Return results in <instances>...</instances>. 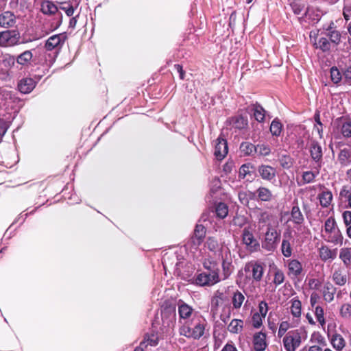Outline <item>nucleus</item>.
I'll use <instances>...</instances> for the list:
<instances>
[{
  "mask_svg": "<svg viewBox=\"0 0 351 351\" xmlns=\"http://www.w3.org/2000/svg\"><path fill=\"white\" fill-rule=\"evenodd\" d=\"M206 320L202 317L193 319L191 325L189 324H184L180 328L179 332L180 335L193 339H200L204 334Z\"/></svg>",
  "mask_w": 351,
  "mask_h": 351,
  "instance_id": "1",
  "label": "nucleus"
},
{
  "mask_svg": "<svg viewBox=\"0 0 351 351\" xmlns=\"http://www.w3.org/2000/svg\"><path fill=\"white\" fill-rule=\"evenodd\" d=\"M323 237L328 242L334 243H341L342 236L334 218L329 217L326 220Z\"/></svg>",
  "mask_w": 351,
  "mask_h": 351,
  "instance_id": "2",
  "label": "nucleus"
},
{
  "mask_svg": "<svg viewBox=\"0 0 351 351\" xmlns=\"http://www.w3.org/2000/svg\"><path fill=\"white\" fill-rule=\"evenodd\" d=\"M280 235L271 225H268L264 239L261 243L262 247L267 252H274L277 247Z\"/></svg>",
  "mask_w": 351,
  "mask_h": 351,
  "instance_id": "3",
  "label": "nucleus"
},
{
  "mask_svg": "<svg viewBox=\"0 0 351 351\" xmlns=\"http://www.w3.org/2000/svg\"><path fill=\"white\" fill-rule=\"evenodd\" d=\"M301 342V332L299 330L289 331L283 338V345L287 351H295Z\"/></svg>",
  "mask_w": 351,
  "mask_h": 351,
  "instance_id": "4",
  "label": "nucleus"
},
{
  "mask_svg": "<svg viewBox=\"0 0 351 351\" xmlns=\"http://www.w3.org/2000/svg\"><path fill=\"white\" fill-rule=\"evenodd\" d=\"M219 281L220 278L217 270L200 273L195 278L196 284L199 286H213Z\"/></svg>",
  "mask_w": 351,
  "mask_h": 351,
  "instance_id": "5",
  "label": "nucleus"
},
{
  "mask_svg": "<svg viewBox=\"0 0 351 351\" xmlns=\"http://www.w3.org/2000/svg\"><path fill=\"white\" fill-rule=\"evenodd\" d=\"M162 325L172 328L176 322V308L175 305H166L161 311Z\"/></svg>",
  "mask_w": 351,
  "mask_h": 351,
  "instance_id": "6",
  "label": "nucleus"
},
{
  "mask_svg": "<svg viewBox=\"0 0 351 351\" xmlns=\"http://www.w3.org/2000/svg\"><path fill=\"white\" fill-rule=\"evenodd\" d=\"M244 270L250 274L254 281L260 282L264 274V264L258 261H252L245 264Z\"/></svg>",
  "mask_w": 351,
  "mask_h": 351,
  "instance_id": "7",
  "label": "nucleus"
},
{
  "mask_svg": "<svg viewBox=\"0 0 351 351\" xmlns=\"http://www.w3.org/2000/svg\"><path fill=\"white\" fill-rule=\"evenodd\" d=\"M242 241L246 245L247 250L253 252H256L260 247L259 243L254 238L252 230L250 227H245L242 232Z\"/></svg>",
  "mask_w": 351,
  "mask_h": 351,
  "instance_id": "8",
  "label": "nucleus"
},
{
  "mask_svg": "<svg viewBox=\"0 0 351 351\" xmlns=\"http://www.w3.org/2000/svg\"><path fill=\"white\" fill-rule=\"evenodd\" d=\"M193 311L192 306L185 303L183 300H179L178 302L179 322L188 324L186 320L192 316Z\"/></svg>",
  "mask_w": 351,
  "mask_h": 351,
  "instance_id": "9",
  "label": "nucleus"
},
{
  "mask_svg": "<svg viewBox=\"0 0 351 351\" xmlns=\"http://www.w3.org/2000/svg\"><path fill=\"white\" fill-rule=\"evenodd\" d=\"M334 124L345 138L351 137V119L346 117H341L337 119Z\"/></svg>",
  "mask_w": 351,
  "mask_h": 351,
  "instance_id": "10",
  "label": "nucleus"
},
{
  "mask_svg": "<svg viewBox=\"0 0 351 351\" xmlns=\"http://www.w3.org/2000/svg\"><path fill=\"white\" fill-rule=\"evenodd\" d=\"M18 36L15 32L3 31L0 32V46L8 47L16 44L18 42Z\"/></svg>",
  "mask_w": 351,
  "mask_h": 351,
  "instance_id": "11",
  "label": "nucleus"
},
{
  "mask_svg": "<svg viewBox=\"0 0 351 351\" xmlns=\"http://www.w3.org/2000/svg\"><path fill=\"white\" fill-rule=\"evenodd\" d=\"M309 150L312 159L317 164L318 168H320L323 158L321 145L317 141H312L310 144Z\"/></svg>",
  "mask_w": 351,
  "mask_h": 351,
  "instance_id": "12",
  "label": "nucleus"
},
{
  "mask_svg": "<svg viewBox=\"0 0 351 351\" xmlns=\"http://www.w3.org/2000/svg\"><path fill=\"white\" fill-rule=\"evenodd\" d=\"M266 333L262 331L255 332L253 335V346L256 351H264L267 347Z\"/></svg>",
  "mask_w": 351,
  "mask_h": 351,
  "instance_id": "13",
  "label": "nucleus"
},
{
  "mask_svg": "<svg viewBox=\"0 0 351 351\" xmlns=\"http://www.w3.org/2000/svg\"><path fill=\"white\" fill-rule=\"evenodd\" d=\"M228 147L225 139L219 137L215 145L214 155L217 160H222L228 154Z\"/></svg>",
  "mask_w": 351,
  "mask_h": 351,
  "instance_id": "14",
  "label": "nucleus"
},
{
  "mask_svg": "<svg viewBox=\"0 0 351 351\" xmlns=\"http://www.w3.org/2000/svg\"><path fill=\"white\" fill-rule=\"evenodd\" d=\"M205 235V227L203 225L197 224L195 226L194 234L191 239L192 246L196 249L203 242Z\"/></svg>",
  "mask_w": 351,
  "mask_h": 351,
  "instance_id": "15",
  "label": "nucleus"
},
{
  "mask_svg": "<svg viewBox=\"0 0 351 351\" xmlns=\"http://www.w3.org/2000/svg\"><path fill=\"white\" fill-rule=\"evenodd\" d=\"M257 171L261 178L266 181L272 180L276 175V169L269 165H261L258 166Z\"/></svg>",
  "mask_w": 351,
  "mask_h": 351,
  "instance_id": "16",
  "label": "nucleus"
},
{
  "mask_svg": "<svg viewBox=\"0 0 351 351\" xmlns=\"http://www.w3.org/2000/svg\"><path fill=\"white\" fill-rule=\"evenodd\" d=\"M254 213L256 217L258 223L260 226L261 225L263 226H267V228H268V225H271L269 221L273 216L269 212L257 207L254 210Z\"/></svg>",
  "mask_w": 351,
  "mask_h": 351,
  "instance_id": "17",
  "label": "nucleus"
},
{
  "mask_svg": "<svg viewBox=\"0 0 351 351\" xmlns=\"http://www.w3.org/2000/svg\"><path fill=\"white\" fill-rule=\"evenodd\" d=\"M16 22V18L12 12L5 11L0 14V26L3 28L12 27Z\"/></svg>",
  "mask_w": 351,
  "mask_h": 351,
  "instance_id": "18",
  "label": "nucleus"
},
{
  "mask_svg": "<svg viewBox=\"0 0 351 351\" xmlns=\"http://www.w3.org/2000/svg\"><path fill=\"white\" fill-rule=\"evenodd\" d=\"M37 82L32 78L25 77L21 79L18 83L19 90L23 94L31 93L36 85Z\"/></svg>",
  "mask_w": 351,
  "mask_h": 351,
  "instance_id": "19",
  "label": "nucleus"
},
{
  "mask_svg": "<svg viewBox=\"0 0 351 351\" xmlns=\"http://www.w3.org/2000/svg\"><path fill=\"white\" fill-rule=\"evenodd\" d=\"M302 265L300 261L296 259H292L288 261V275L291 277H298L302 273Z\"/></svg>",
  "mask_w": 351,
  "mask_h": 351,
  "instance_id": "20",
  "label": "nucleus"
},
{
  "mask_svg": "<svg viewBox=\"0 0 351 351\" xmlns=\"http://www.w3.org/2000/svg\"><path fill=\"white\" fill-rule=\"evenodd\" d=\"M66 38V36L62 34H57L50 36L45 43L46 50L51 51L56 47L62 45Z\"/></svg>",
  "mask_w": 351,
  "mask_h": 351,
  "instance_id": "21",
  "label": "nucleus"
},
{
  "mask_svg": "<svg viewBox=\"0 0 351 351\" xmlns=\"http://www.w3.org/2000/svg\"><path fill=\"white\" fill-rule=\"evenodd\" d=\"M336 288L330 282L324 284L322 290V296L324 300L328 303L334 300L335 294L336 293Z\"/></svg>",
  "mask_w": 351,
  "mask_h": 351,
  "instance_id": "22",
  "label": "nucleus"
},
{
  "mask_svg": "<svg viewBox=\"0 0 351 351\" xmlns=\"http://www.w3.org/2000/svg\"><path fill=\"white\" fill-rule=\"evenodd\" d=\"M248 110L253 113L254 119L258 122H263L265 117L264 108L258 104H253L248 106Z\"/></svg>",
  "mask_w": 351,
  "mask_h": 351,
  "instance_id": "23",
  "label": "nucleus"
},
{
  "mask_svg": "<svg viewBox=\"0 0 351 351\" xmlns=\"http://www.w3.org/2000/svg\"><path fill=\"white\" fill-rule=\"evenodd\" d=\"M34 51L36 52V50H27L23 52L22 53L19 54L16 58V61L17 64L24 66H28L34 57Z\"/></svg>",
  "mask_w": 351,
  "mask_h": 351,
  "instance_id": "24",
  "label": "nucleus"
},
{
  "mask_svg": "<svg viewBox=\"0 0 351 351\" xmlns=\"http://www.w3.org/2000/svg\"><path fill=\"white\" fill-rule=\"evenodd\" d=\"M258 201L269 202L274 199L272 191L267 187L260 186L257 189Z\"/></svg>",
  "mask_w": 351,
  "mask_h": 351,
  "instance_id": "25",
  "label": "nucleus"
},
{
  "mask_svg": "<svg viewBox=\"0 0 351 351\" xmlns=\"http://www.w3.org/2000/svg\"><path fill=\"white\" fill-rule=\"evenodd\" d=\"M289 220L296 225H302L304 223V215L298 205H295L292 207Z\"/></svg>",
  "mask_w": 351,
  "mask_h": 351,
  "instance_id": "26",
  "label": "nucleus"
},
{
  "mask_svg": "<svg viewBox=\"0 0 351 351\" xmlns=\"http://www.w3.org/2000/svg\"><path fill=\"white\" fill-rule=\"evenodd\" d=\"M16 62V58H14L13 56H11L10 54H0V66H2L5 70H8L12 68Z\"/></svg>",
  "mask_w": 351,
  "mask_h": 351,
  "instance_id": "27",
  "label": "nucleus"
},
{
  "mask_svg": "<svg viewBox=\"0 0 351 351\" xmlns=\"http://www.w3.org/2000/svg\"><path fill=\"white\" fill-rule=\"evenodd\" d=\"M40 10L44 14L53 15L58 12V8L51 1L44 0L41 3Z\"/></svg>",
  "mask_w": 351,
  "mask_h": 351,
  "instance_id": "28",
  "label": "nucleus"
},
{
  "mask_svg": "<svg viewBox=\"0 0 351 351\" xmlns=\"http://www.w3.org/2000/svg\"><path fill=\"white\" fill-rule=\"evenodd\" d=\"M320 258L322 261H327L328 259H335L337 256L335 250H331L327 246H322L319 250Z\"/></svg>",
  "mask_w": 351,
  "mask_h": 351,
  "instance_id": "29",
  "label": "nucleus"
},
{
  "mask_svg": "<svg viewBox=\"0 0 351 351\" xmlns=\"http://www.w3.org/2000/svg\"><path fill=\"white\" fill-rule=\"evenodd\" d=\"M243 328V321L239 319H232L228 326V330L232 334H237L242 331Z\"/></svg>",
  "mask_w": 351,
  "mask_h": 351,
  "instance_id": "30",
  "label": "nucleus"
},
{
  "mask_svg": "<svg viewBox=\"0 0 351 351\" xmlns=\"http://www.w3.org/2000/svg\"><path fill=\"white\" fill-rule=\"evenodd\" d=\"M325 34L332 45L337 46L340 43L341 36L339 31L328 29Z\"/></svg>",
  "mask_w": 351,
  "mask_h": 351,
  "instance_id": "31",
  "label": "nucleus"
},
{
  "mask_svg": "<svg viewBox=\"0 0 351 351\" xmlns=\"http://www.w3.org/2000/svg\"><path fill=\"white\" fill-rule=\"evenodd\" d=\"M230 123L233 127L241 130L245 128L247 125L248 121L246 117L238 115L232 117Z\"/></svg>",
  "mask_w": 351,
  "mask_h": 351,
  "instance_id": "32",
  "label": "nucleus"
},
{
  "mask_svg": "<svg viewBox=\"0 0 351 351\" xmlns=\"http://www.w3.org/2000/svg\"><path fill=\"white\" fill-rule=\"evenodd\" d=\"M158 344V337L155 335H152L151 336L145 338L143 341H142L140 344V346L136 347L134 351H143V347H146L147 345H150L151 346H156Z\"/></svg>",
  "mask_w": 351,
  "mask_h": 351,
  "instance_id": "33",
  "label": "nucleus"
},
{
  "mask_svg": "<svg viewBox=\"0 0 351 351\" xmlns=\"http://www.w3.org/2000/svg\"><path fill=\"white\" fill-rule=\"evenodd\" d=\"M331 343L337 350H341L346 345L343 337L339 334H334L331 338Z\"/></svg>",
  "mask_w": 351,
  "mask_h": 351,
  "instance_id": "34",
  "label": "nucleus"
},
{
  "mask_svg": "<svg viewBox=\"0 0 351 351\" xmlns=\"http://www.w3.org/2000/svg\"><path fill=\"white\" fill-rule=\"evenodd\" d=\"M256 150V145L250 142H243L240 145V151L244 156L253 155Z\"/></svg>",
  "mask_w": 351,
  "mask_h": 351,
  "instance_id": "35",
  "label": "nucleus"
},
{
  "mask_svg": "<svg viewBox=\"0 0 351 351\" xmlns=\"http://www.w3.org/2000/svg\"><path fill=\"white\" fill-rule=\"evenodd\" d=\"M319 199L322 206L328 207L332 199V193L329 191L322 192L319 195Z\"/></svg>",
  "mask_w": 351,
  "mask_h": 351,
  "instance_id": "36",
  "label": "nucleus"
},
{
  "mask_svg": "<svg viewBox=\"0 0 351 351\" xmlns=\"http://www.w3.org/2000/svg\"><path fill=\"white\" fill-rule=\"evenodd\" d=\"M332 280L335 283L339 286L344 285L347 282V276L342 273L341 269L335 270L332 274Z\"/></svg>",
  "mask_w": 351,
  "mask_h": 351,
  "instance_id": "37",
  "label": "nucleus"
},
{
  "mask_svg": "<svg viewBox=\"0 0 351 351\" xmlns=\"http://www.w3.org/2000/svg\"><path fill=\"white\" fill-rule=\"evenodd\" d=\"M339 316L344 319H351V303L346 302L341 305L339 308Z\"/></svg>",
  "mask_w": 351,
  "mask_h": 351,
  "instance_id": "38",
  "label": "nucleus"
},
{
  "mask_svg": "<svg viewBox=\"0 0 351 351\" xmlns=\"http://www.w3.org/2000/svg\"><path fill=\"white\" fill-rule=\"evenodd\" d=\"M302 304L295 298L291 300V313L295 317H300L301 315Z\"/></svg>",
  "mask_w": 351,
  "mask_h": 351,
  "instance_id": "39",
  "label": "nucleus"
},
{
  "mask_svg": "<svg viewBox=\"0 0 351 351\" xmlns=\"http://www.w3.org/2000/svg\"><path fill=\"white\" fill-rule=\"evenodd\" d=\"M244 300H245V296L243 295V294L241 292H240L239 291H237L236 292H234L233 294V296H232V303L234 308H236V309L240 308L242 306V304H243Z\"/></svg>",
  "mask_w": 351,
  "mask_h": 351,
  "instance_id": "40",
  "label": "nucleus"
},
{
  "mask_svg": "<svg viewBox=\"0 0 351 351\" xmlns=\"http://www.w3.org/2000/svg\"><path fill=\"white\" fill-rule=\"evenodd\" d=\"M223 274L224 278H227L232 273L233 266L232 265L231 258H228L227 256L223 258L222 261Z\"/></svg>",
  "mask_w": 351,
  "mask_h": 351,
  "instance_id": "41",
  "label": "nucleus"
},
{
  "mask_svg": "<svg viewBox=\"0 0 351 351\" xmlns=\"http://www.w3.org/2000/svg\"><path fill=\"white\" fill-rule=\"evenodd\" d=\"M317 48H319L323 52H327L330 50L332 44L329 41L328 38L326 37H321L319 38L318 43H316Z\"/></svg>",
  "mask_w": 351,
  "mask_h": 351,
  "instance_id": "42",
  "label": "nucleus"
},
{
  "mask_svg": "<svg viewBox=\"0 0 351 351\" xmlns=\"http://www.w3.org/2000/svg\"><path fill=\"white\" fill-rule=\"evenodd\" d=\"M282 125L277 119L273 120L270 125V132L273 136H278L282 132Z\"/></svg>",
  "mask_w": 351,
  "mask_h": 351,
  "instance_id": "43",
  "label": "nucleus"
},
{
  "mask_svg": "<svg viewBox=\"0 0 351 351\" xmlns=\"http://www.w3.org/2000/svg\"><path fill=\"white\" fill-rule=\"evenodd\" d=\"M318 173V171L316 173L311 171H304L302 176L303 184H308L313 182Z\"/></svg>",
  "mask_w": 351,
  "mask_h": 351,
  "instance_id": "44",
  "label": "nucleus"
},
{
  "mask_svg": "<svg viewBox=\"0 0 351 351\" xmlns=\"http://www.w3.org/2000/svg\"><path fill=\"white\" fill-rule=\"evenodd\" d=\"M330 72L331 81L334 84H338L342 80L341 73L336 66H332V68H330Z\"/></svg>",
  "mask_w": 351,
  "mask_h": 351,
  "instance_id": "45",
  "label": "nucleus"
},
{
  "mask_svg": "<svg viewBox=\"0 0 351 351\" xmlns=\"http://www.w3.org/2000/svg\"><path fill=\"white\" fill-rule=\"evenodd\" d=\"M281 250L285 257H290L292 254L291 243L288 239H284L282 241Z\"/></svg>",
  "mask_w": 351,
  "mask_h": 351,
  "instance_id": "46",
  "label": "nucleus"
},
{
  "mask_svg": "<svg viewBox=\"0 0 351 351\" xmlns=\"http://www.w3.org/2000/svg\"><path fill=\"white\" fill-rule=\"evenodd\" d=\"M60 4V9L64 11L68 16L73 15L75 10L77 6V5L74 7L70 2H62Z\"/></svg>",
  "mask_w": 351,
  "mask_h": 351,
  "instance_id": "47",
  "label": "nucleus"
},
{
  "mask_svg": "<svg viewBox=\"0 0 351 351\" xmlns=\"http://www.w3.org/2000/svg\"><path fill=\"white\" fill-rule=\"evenodd\" d=\"M215 212L217 217H219L221 219H223L228 215V206L224 203H219L216 206Z\"/></svg>",
  "mask_w": 351,
  "mask_h": 351,
  "instance_id": "48",
  "label": "nucleus"
},
{
  "mask_svg": "<svg viewBox=\"0 0 351 351\" xmlns=\"http://www.w3.org/2000/svg\"><path fill=\"white\" fill-rule=\"evenodd\" d=\"M256 153L262 156H267L271 152L270 147L265 143L256 145Z\"/></svg>",
  "mask_w": 351,
  "mask_h": 351,
  "instance_id": "49",
  "label": "nucleus"
},
{
  "mask_svg": "<svg viewBox=\"0 0 351 351\" xmlns=\"http://www.w3.org/2000/svg\"><path fill=\"white\" fill-rule=\"evenodd\" d=\"M280 166L284 169H289L293 165V159L289 155H282L279 159Z\"/></svg>",
  "mask_w": 351,
  "mask_h": 351,
  "instance_id": "50",
  "label": "nucleus"
},
{
  "mask_svg": "<svg viewBox=\"0 0 351 351\" xmlns=\"http://www.w3.org/2000/svg\"><path fill=\"white\" fill-rule=\"evenodd\" d=\"M274 275V278L273 282L275 284L276 286H278L284 282L285 274H284V272L281 269H280L278 268H275Z\"/></svg>",
  "mask_w": 351,
  "mask_h": 351,
  "instance_id": "51",
  "label": "nucleus"
},
{
  "mask_svg": "<svg viewBox=\"0 0 351 351\" xmlns=\"http://www.w3.org/2000/svg\"><path fill=\"white\" fill-rule=\"evenodd\" d=\"M315 315L317 322L323 326L326 324L324 318V309L320 306H317L315 308Z\"/></svg>",
  "mask_w": 351,
  "mask_h": 351,
  "instance_id": "52",
  "label": "nucleus"
},
{
  "mask_svg": "<svg viewBox=\"0 0 351 351\" xmlns=\"http://www.w3.org/2000/svg\"><path fill=\"white\" fill-rule=\"evenodd\" d=\"M339 195L341 197L347 199L349 206L351 208V186H344L340 191Z\"/></svg>",
  "mask_w": 351,
  "mask_h": 351,
  "instance_id": "53",
  "label": "nucleus"
},
{
  "mask_svg": "<svg viewBox=\"0 0 351 351\" xmlns=\"http://www.w3.org/2000/svg\"><path fill=\"white\" fill-rule=\"evenodd\" d=\"M265 317H261L259 313H254L252 317V324L254 328H259L263 324Z\"/></svg>",
  "mask_w": 351,
  "mask_h": 351,
  "instance_id": "54",
  "label": "nucleus"
},
{
  "mask_svg": "<svg viewBox=\"0 0 351 351\" xmlns=\"http://www.w3.org/2000/svg\"><path fill=\"white\" fill-rule=\"evenodd\" d=\"M223 300V293L217 291L215 292V295L212 298L211 304L215 308L218 307Z\"/></svg>",
  "mask_w": 351,
  "mask_h": 351,
  "instance_id": "55",
  "label": "nucleus"
},
{
  "mask_svg": "<svg viewBox=\"0 0 351 351\" xmlns=\"http://www.w3.org/2000/svg\"><path fill=\"white\" fill-rule=\"evenodd\" d=\"M252 167V165L250 163L243 165L239 169V177L244 178L247 174L250 173V169Z\"/></svg>",
  "mask_w": 351,
  "mask_h": 351,
  "instance_id": "56",
  "label": "nucleus"
},
{
  "mask_svg": "<svg viewBox=\"0 0 351 351\" xmlns=\"http://www.w3.org/2000/svg\"><path fill=\"white\" fill-rule=\"evenodd\" d=\"M350 253L346 249H342L340 252L339 258L343 261V262L348 265L350 261Z\"/></svg>",
  "mask_w": 351,
  "mask_h": 351,
  "instance_id": "57",
  "label": "nucleus"
},
{
  "mask_svg": "<svg viewBox=\"0 0 351 351\" xmlns=\"http://www.w3.org/2000/svg\"><path fill=\"white\" fill-rule=\"evenodd\" d=\"M268 311V305L265 301H261L258 304V312L261 317H265Z\"/></svg>",
  "mask_w": 351,
  "mask_h": 351,
  "instance_id": "58",
  "label": "nucleus"
},
{
  "mask_svg": "<svg viewBox=\"0 0 351 351\" xmlns=\"http://www.w3.org/2000/svg\"><path fill=\"white\" fill-rule=\"evenodd\" d=\"M349 157V152L346 149H343L340 152L338 159L341 164H346Z\"/></svg>",
  "mask_w": 351,
  "mask_h": 351,
  "instance_id": "59",
  "label": "nucleus"
},
{
  "mask_svg": "<svg viewBox=\"0 0 351 351\" xmlns=\"http://www.w3.org/2000/svg\"><path fill=\"white\" fill-rule=\"evenodd\" d=\"M206 246L208 247V248L210 250V251H214L217 249V247H218V243H217V241L213 239V238H209L206 243Z\"/></svg>",
  "mask_w": 351,
  "mask_h": 351,
  "instance_id": "60",
  "label": "nucleus"
},
{
  "mask_svg": "<svg viewBox=\"0 0 351 351\" xmlns=\"http://www.w3.org/2000/svg\"><path fill=\"white\" fill-rule=\"evenodd\" d=\"M238 197L242 204L246 205L249 203L247 192L241 191L239 193Z\"/></svg>",
  "mask_w": 351,
  "mask_h": 351,
  "instance_id": "61",
  "label": "nucleus"
},
{
  "mask_svg": "<svg viewBox=\"0 0 351 351\" xmlns=\"http://www.w3.org/2000/svg\"><path fill=\"white\" fill-rule=\"evenodd\" d=\"M343 219L345 224L348 226L351 224V211H345L343 213Z\"/></svg>",
  "mask_w": 351,
  "mask_h": 351,
  "instance_id": "62",
  "label": "nucleus"
},
{
  "mask_svg": "<svg viewBox=\"0 0 351 351\" xmlns=\"http://www.w3.org/2000/svg\"><path fill=\"white\" fill-rule=\"evenodd\" d=\"M221 351H238V350H237V348L234 345V343L231 341V342L226 343L222 348Z\"/></svg>",
  "mask_w": 351,
  "mask_h": 351,
  "instance_id": "63",
  "label": "nucleus"
},
{
  "mask_svg": "<svg viewBox=\"0 0 351 351\" xmlns=\"http://www.w3.org/2000/svg\"><path fill=\"white\" fill-rule=\"evenodd\" d=\"M343 14L345 19L348 20L351 17V5H345Z\"/></svg>",
  "mask_w": 351,
  "mask_h": 351,
  "instance_id": "64",
  "label": "nucleus"
}]
</instances>
